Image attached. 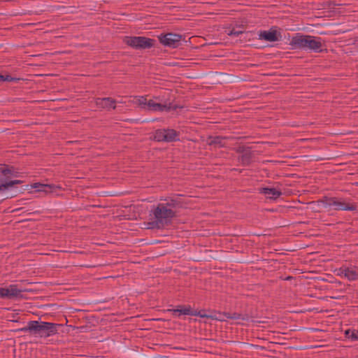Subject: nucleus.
Segmentation results:
<instances>
[{"mask_svg": "<svg viewBox=\"0 0 358 358\" xmlns=\"http://www.w3.org/2000/svg\"><path fill=\"white\" fill-rule=\"evenodd\" d=\"M291 50H302L320 53L322 52L323 44L320 37L304 35L301 33L294 34L289 44Z\"/></svg>", "mask_w": 358, "mask_h": 358, "instance_id": "obj_1", "label": "nucleus"}, {"mask_svg": "<svg viewBox=\"0 0 358 358\" xmlns=\"http://www.w3.org/2000/svg\"><path fill=\"white\" fill-rule=\"evenodd\" d=\"M155 220L147 224V229H164L166 226L171 224L172 219L176 217V211L167 208L163 203H159L152 210Z\"/></svg>", "mask_w": 358, "mask_h": 358, "instance_id": "obj_2", "label": "nucleus"}, {"mask_svg": "<svg viewBox=\"0 0 358 358\" xmlns=\"http://www.w3.org/2000/svg\"><path fill=\"white\" fill-rule=\"evenodd\" d=\"M124 42L136 50H144L155 47L157 41L145 36H126Z\"/></svg>", "mask_w": 358, "mask_h": 358, "instance_id": "obj_3", "label": "nucleus"}, {"mask_svg": "<svg viewBox=\"0 0 358 358\" xmlns=\"http://www.w3.org/2000/svg\"><path fill=\"white\" fill-rule=\"evenodd\" d=\"M180 132L173 129H158L153 134V140L157 142H176L180 140Z\"/></svg>", "mask_w": 358, "mask_h": 358, "instance_id": "obj_4", "label": "nucleus"}, {"mask_svg": "<svg viewBox=\"0 0 358 358\" xmlns=\"http://www.w3.org/2000/svg\"><path fill=\"white\" fill-rule=\"evenodd\" d=\"M44 322L41 320H30L23 327L14 330V331L28 332L35 337H41V331L43 329Z\"/></svg>", "mask_w": 358, "mask_h": 358, "instance_id": "obj_5", "label": "nucleus"}, {"mask_svg": "<svg viewBox=\"0 0 358 358\" xmlns=\"http://www.w3.org/2000/svg\"><path fill=\"white\" fill-rule=\"evenodd\" d=\"M158 39L164 46L176 48L181 44L182 35L169 32L159 35Z\"/></svg>", "mask_w": 358, "mask_h": 358, "instance_id": "obj_6", "label": "nucleus"}, {"mask_svg": "<svg viewBox=\"0 0 358 358\" xmlns=\"http://www.w3.org/2000/svg\"><path fill=\"white\" fill-rule=\"evenodd\" d=\"M278 29V27L273 26L269 30H261L258 32V39L268 42L278 41L282 38V34Z\"/></svg>", "mask_w": 358, "mask_h": 358, "instance_id": "obj_7", "label": "nucleus"}, {"mask_svg": "<svg viewBox=\"0 0 358 358\" xmlns=\"http://www.w3.org/2000/svg\"><path fill=\"white\" fill-rule=\"evenodd\" d=\"M166 203H162L166 208L173 209L176 211L177 209L185 208L188 202L186 201L181 194H177L173 197L166 199Z\"/></svg>", "mask_w": 358, "mask_h": 358, "instance_id": "obj_8", "label": "nucleus"}, {"mask_svg": "<svg viewBox=\"0 0 358 358\" xmlns=\"http://www.w3.org/2000/svg\"><path fill=\"white\" fill-rule=\"evenodd\" d=\"M20 173L15 171V168L13 166L3 164L0 167V183L4 181H10L13 177H18Z\"/></svg>", "mask_w": 358, "mask_h": 358, "instance_id": "obj_9", "label": "nucleus"}, {"mask_svg": "<svg viewBox=\"0 0 358 358\" xmlns=\"http://www.w3.org/2000/svg\"><path fill=\"white\" fill-rule=\"evenodd\" d=\"M63 327L61 324L44 322L43 329L40 338H48L59 334V329Z\"/></svg>", "mask_w": 358, "mask_h": 358, "instance_id": "obj_10", "label": "nucleus"}, {"mask_svg": "<svg viewBox=\"0 0 358 358\" xmlns=\"http://www.w3.org/2000/svg\"><path fill=\"white\" fill-rule=\"evenodd\" d=\"M95 103L96 107L100 109L109 110L116 108V101L111 97L96 98Z\"/></svg>", "mask_w": 358, "mask_h": 358, "instance_id": "obj_11", "label": "nucleus"}, {"mask_svg": "<svg viewBox=\"0 0 358 358\" xmlns=\"http://www.w3.org/2000/svg\"><path fill=\"white\" fill-rule=\"evenodd\" d=\"M357 210V205L355 203H350L342 197H338L336 210L355 211Z\"/></svg>", "mask_w": 358, "mask_h": 358, "instance_id": "obj_12", "label": "nucleus"}, {"mask_svg": "<svg viewBox=\"0 0 358 358\" xmlns=\"http://www.w3.org/2000/svg\"><path fill=\"white\" fill-rule=\"evenodd\" d=\"M32 187L34 189H37V192H43L46 194L52 193L56 192L57 189H62L60 186L54 184H41L39 182L34 183L32 185Z\"/></svg>", "mask_w": 358, "mask_h": 358, "instance_id": "obj_13", "label": "nucleus"}, {"mask_svg": "<svg viewBox=\"0 0 358 358\" xmlns=\"http://www.w3.org/2000/svg\"><path fill=\"white\" fill-rule=\"evenodd\" d=\"M169 312L171 313L173 317H180L182 315H191L192 307L190 306L180 305L175 309H169Z\"/></svg>", "mask_w": 358, "mask_h": 358, "instance_id": "obj_14", "label": "nucleus"}, {"mask_svg": "<svg viewBox=\"0 0 358 358\" xmlns=\"http://www.w3.org/2000/svg\"><path fill=\"white\" fill-rule=\"evenodd\" d=\"M259 193L264 194L267 199L275 200L282 195V192L274 187H262L259 189Z\"/></svg>", "mask_w": 358, "mask_h": 358, "instance_id": "obj_15", "label": "nucleus"}, {"mask_svg": "<svg viewBox=\"0 0 358 358\" xmlns=\"http://www.w3.org/2000/svg\"><path fill=\"white\" fill-rule=\"evenodd\" d=\"M229 139V137L222 136H210L208 138V144L209 145H213L215 148H224L226 147L225 140Z\"/></svg>", "mask_w": 358, "mask_h": 358, "instance_id": "obj_16", "label": "nucleus"}, {"mask_svg": "<svg viewBox=\"0 0 358 358\" xmlns=\"http://www.w3.org/2000/svg\"><path fill=\"white\" fill-rule=\"evenodd\" d=\"M224 315L227 319L231 320H242L243 321L249 322L252 321L253 316L251 313H224Z\"/></svg>", "mask_w": 358, "mask_h": 358, "instance_id": "obj_17", "label": "nucleus"}, {"mask_svg": "<svg viewBox=\"0 0 358 358\" xmlns=\"http://www.w3.org/2000/svg\"><path fill=\"white\" fill-rule=\"evenodd\" d=\"M182 106L178 104H173L172 103H169L168 104H162V103H156L155 108H154V111H171L176 110L178 108H182Z\"/></svg>", "mask_w": 358, "mask_h": 358, "instance_id": "obj_18", "label": "nucleus"}, {"mask_svg": "<svg viewBox=\"0 0 358 358\" xmlns=\"http://www.w3.org/2000/svg\"><path fill=\"white\" fill-rule=\"evenodd\" d=\"M338 201V196L329 197L324 196L317 201L318 203H322L325 208L332 207L336 210V207Z\"/></svg>", "mask_w": 358, "mask_h": 358, "instance_id": "obj_19", "label": "nucleus"}, {"mask_svg": "<svg viewBox=\"0 0 358 358\" xmlns=\"http://www.w3.org/2000/svg\"><path fill=\"white\" fill-rule=\"evenodd\" d=\"M8 289V299H15V298H22V290L17 288V285H10L8 287H6Z\"/></svg>", "mask_w": 358, "mask_h": 358, "instance_id": "obj_20", "label": "nucleus"}, {"mask_svg": "<svg viewBox=\"0 0 358 358\" xmlns=\"http://www.w3.org/2000/svg\"><path fill=\"white\" fill-rule=\"evenodd\" d=\"M253 153L250 149L245 153L238 157V161L243 166H249L252 162Z\"/></svg>", "mask_w": 358, "mask_h": 358, "instance_id": "obj_21", "label": "nucleus"}, {"mask_svg": "<svg viewBox=\"0 0 358 358\" xmlns=\"http://www.w3.org/2000/svg\"><path fill=\"white\" fill-rule=\"evenodd\" d=\"M23 181L20 180H10V181H4L3 183H0V192L8 190L13 188L15 185L21 184Z\"/></svg>", "mask_w": 358, "mask_h": 358, "instance_id": "obj_22", "label": "nucleus"}, {"mask_svg": "<svg viewBox=\"0 0 358 358\" xmlns=\"http://www.w3.org/2000/svg\"><path fill=\"white\" fill-rule=\"evenodd\" d=\"M345 277L349 280H355L358 278V271L352 268H346L343 271Z\"/></svg>", "mask_w": 358, "mask_h": 358, "instance_id": "obj_23", "label": "nucleus"}, {"mask_svg": "<svg viewBox=\"0 0 358 358\" xmlns=\"http://www.w3.org/2000/svg\"><path fill=\"white\" fill-rule=\"evenodd\" d=\"M345 335L352 341H358V329H348L345 331Z\"/></svg>", "mask_w": 358, "mask_h": 358, "instance_id": "obj_24", "label": "nucleus"}, {"mask_svg": "<svg viewBox=\"0 0 358 358\" xmlns=\"http://www.w3.org/2000/svg\"><path fill=\"white\" fill-rule=\"evenodd\" d=\"M203 310L196 311V310H194L192 308V315H191L199 316L202 318H213V316L208 315L206 313H203Z\"/></svg>", "mask_w": 358, "mask_h": 358, "instance_id": "obj_25", "label": "nucleus"}, {"mask_svg": "<svg viewBox=\"0 0 358 358\" xmlns=\"http://www.w3.org/2000/svg\"><path fill=\"white\" fill-rule=\"evenodd\" d=\"M20 78L12 77L10 75H1V82H17Z\"/></svg>", "mask_w": 358, "mask_h": 358, "instance_id": "obj_26", "label": "nucleus"}, {"mask_svg": "<svg viewBox=\"0 0 358 358\" xmlns=\"http://www.w3.org/2000/svg\"><path fill=\"white\" fill-rule=\"evenodd\" d=\"M250 149H251L250 147H247L245 145H240L236 149V152L238 154H244L247 151H248Z\"/></svg>", "mask_w": 358, "mask_h": 358, "instance_id": "obj_27", "label": "nucleus"}, {"mask_svg": "<svg viewBox=\"0 0 358 358\" xmlns=\"http://www.w3.org/2000/svg\"><path fill=\"white\" fill-rule=\"evenodd\" d=\"M8 289L6 287H0V297L8 299Z\"/></svg>", "mask_w": 358, "mask_h": 358, "instance_id": "obj_28", "label": "nucleus"}, {"mask_svg": "<svg viewBox=\"0 0 358 358\" xmlns=\"http://www.w3.org/2000/svg\"><path fill=\"white\" fill-rule=\"evenodd\" d=\"M137 101H138V104L139 106H141V107L145 108L146 106L148 101H147L145 97H144V96H139L138 98Z\"/></svg>", "mask_w": 358, "mask_h": 358, "instance_id": "obj_29", "label": "nucleus"}, {"mask_svg": "<svg viewBox=\"0 0 358 358\" xmlns=\"http://www.w3.org/2000/svg\"><path fill=\"white\" fill-rule=\"evenodd\" d=\"M243 33V31H236L234 29L231 30L229 33V36H238L240 34H242Z\"/></svg>", "mask_w": 358, "mask_h": 358, "instance_id": "obj_30", "label": "nucleus"}, {"mask_svg": "<svg viewBox=\"0 0 358 358\" xmlns=\"http://www.w3.org/2000/svg\"><path fill=\"white\" fill-rule=\"evenodd\" d=\"M156 103H155L154 101L149 100L148 101H147L146 106L148 107L149 110L154 111V108H155Z\"/></svg>", "mask_w": 358, "mask_h": 358, "instance_id": "obj_31", "label": "nucleus"}, {"mask_svg": "<svg viewBox=\"0 0 358 358\" xmlns=\"http://www.w3.org/2000/svg\"><path fill=\"white\" fill-rule=\"evenodd\" d=\"M292 278H293L292 276H287V277L285 278V280H289L292 279Z\"/></svg>", "mask_w": 358, "mask_h": 358, "instance_id": "obj_32", "label": "nucleus"}, {"mask_svg": "<svg viewBox=\"0 0 358 358\" xmlns=\"http://www.w3.org/2000/svg\"><path fill=\"white\" fill-rule=\"evenodd\" d=\"M10 321L13 322H18V320H17L16 318H14V319L11 320Z\"/></svg>", "mask_w": 358, "mask_h": 358, "instance_id": "obj_33", "label": "nucleus"}, {"mask_svg": "<svg viewBox=\"0 0 358 358\" xmlns=\"http://www.w3.org/2000/svg\"><path fill=\"white\" fill-rule=\"evenodd\" d=\"M0 82H1V74H0Z\"/></svg>", "mask_w": 358, "mask_h": 358, "instance_id": "obj_34", "label": "nucleus"}]
</instances>
